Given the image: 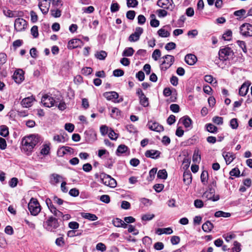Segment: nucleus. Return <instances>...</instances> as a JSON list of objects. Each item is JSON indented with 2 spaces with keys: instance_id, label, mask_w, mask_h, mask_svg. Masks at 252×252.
I'll list each match as a JSON object with an SVG mask.
<instances>
[{
  "instance_id": "obj_1",
  "label": "nucleus",
  "mask_w": 252,
  "mask_h": 252,
  "mask_svg": "<svg viewBox=\"0 0 252 252\" xmlns=\"http://www.w3.org/2000/svg\"><path fill=\"white\" fill-rule=\"evenodd\" d=\"M38 142V135H31L26 136L22 140L23 149L27 151H31Z\"/></svg>"
},
{
  "instance_id": "obj_2",
  "label": "nucleus",
  "mask_w": 252,
  "mask_h": 252,
  "mask_svg": "<svg viewBox=\"0 0 252 252\" xmlns=\"http://www.w3.org/2000/svg\"><path fill=\"white\" fill-rule=\"evenodd\" d=\"M59 226L60 224L58 219L53 216L49 217L46 220L43 222L44 228L50 232H55Z\"/></svg>"
},
{
  "instance_id": "obj_3",
  "label": "nucleus",
  "mask_w": 252,
  "mask_h": 252,
  "mask_svg": "<svg viewBox=\"0 0 252 252\" xmlns=\"http://www.w3.org/2000/svg\"><path fill=\"white\" fill-rule=\"evenodd\" d=\"M28 209L31 215L36 216L41 211V207L36 199L32 198L28 204Z\"/></svg>"
},
{
  "instance_id": "obj_4",
  "label": "nucleus",
  "mask_w": 252,
  "mask_h": 252,
  "mask_svg": "<svg viewBox=\"0 0 252 252\" xmlns=\"http://www.w3.org/2000/svg\"><path fill=\"white\" fill-rule=\"evenodd\" d=\"M99 176L102 183L105 186L112 188L116 187V181L110 175L104 173H101Z\"/></svg>"
},
{
  "instance_id": "obj_5",
  "label": "nucleus",
  "mask_w": 252,
  "mask_h": 252,
  "mask_svg": "<svg viewBox=\"0 0 252 252\" xmlns=\"http://www.w3.org/2000/svg\"><path fill=\"white\" fill-rule=\"evenodd\" d=\"M219 58L220 60L226 61L234 55L233 50L228 47H225L219 51Z\"/></svg>"
},
{
  "instance_id": "obj_6",
  "label": "nucleus",
  "mask_w": 252,
  "mask_h": 252,
  "mask_svg": "<svg viewBox=\"0 0 252 252\" xmlns=\"http://www.w3.org/2000/svg\"><path fill=\"white\" fill-rule=\"evenodd\" d=\"M164 60L160 65L161 70H166L169 68L174 62V57L172 55H167L162 57Z\"/></svg>"
},
{
  "instance_id": "obj_7",
  "label": "nucleus",
  "mask_w": 252,
  "mask_h": 252,
  "mask_svg": "<svg viewBox=\"0 0 252 252\" xmlns=\"http://www.w3.org/2000/svg\"><path fill=\"white\" fill-rule=\"evenodd\" d=\"M240 32L243 36H252V25L247 23L242 24L240 27Z\"/></svg>"
},
{
  "instance_id": "obj_8",
  "label": "nucleus",
  "mask_w": 252,
  "mask_h": 252,
  "mask_svg": "<svg viewBox=\"0 0 252 252\" xmlns=\"http://www.w3.org/2000/svg\"><path fill=\"white\" fill-rule=\"evenodd\" d=\"M215 189L213 188H210L208 190L206 191L203 194V197L208 200H211L213 201H216L219 200L220 196L215 195Z\"/></svg>"
},
{
  "instance_id": "obj_9",
  "label": "nucleus",
  "mask_w": 252,
  "mask_h": 252,
  "mask_svg": "<svg viewBox=\"0 0 252 252\" xmlns=\"http://www.w3.org/2000/svg\"><path fill=\"white\" fill-rule=\"evenodd\" d=\"M27 27V22L23 18H18L15 20L14 29L17 32L25 30Z\"/></svg>"
},
{
  "instance_id": "obj_10",
  "label": "nucleus",
  "mask_w": 252,
  "mask_h": 252,
  "mask_svg": "<svg viewBox=\"0 0 252 252\" xmlns=\"http://www.w3.org/2000/svg\"><path fill=\"white\" fill-rule=\"evenodd\" d=\"M157 5L163 9L170 10H172L174 6L172 0H158Z\"/></svg>"
},
{
  "instance_id": "obj_11",
  "label": "nucleus",
  "mask_w": 252,
  "mask_h": 252,
  "mask_svg": "<svg viewBox=\"0 0 252 252\" xmlns=\"http://www.w3.org/2000/svg\"><path fill=\"white\" fill-rule=\"evenodd\" d=\"M41 101L44 106L47 107H51L54 105L55 101L52 97L48 94H44L42 96Z\"/></svg>"
},
{
  "instance_id": "obj_12",
  "label": "nucleus",
  "mask_w": 252,
  "mask_h": 252,
  "mask_svg": "<svg viewBox=\"0 0 252 252\" xmlns=\"http://www.w3.org/2000/svg\"><path fill=\"white\" fill-rule=\"evenodd\" d=\"M104 96L109 100H111L114 102H120L122 100H117L119 94L115 92H106L103 94Z\"/></svg>"
},
{
  "instance_id": "obj_13",
  "label": "nucleus",
  "mask_w": 252,
  "mask_h": 252,
  "mask_svg": "<svg viewBox=\"0 0 252 252\" xmlns=\"http://www.w3.org/2000/svg\"><path fill=\"white\" fill-rule=\"evenodd\" d=\"M148 128L151 130L157 132L162 131L164 129L162 126L160 125L158 123L153 121H149L147 124Z\"/></svg>"
},
{
  "instance_id": "obj_14",
  "label": "nucleus",
  "mask_w": 252,
  "mask_h": 252,
  "mask_svg": "<svg viewBox=\"0 0 252 252\" xmlns=\"http://www.w3.org/2000/svg\"><path fill=\"white\" fill-rule=\"evenodd\" d=\"M83 44V42L79 39H73L70 40L67 45L69 49H73L81 46Z\"/></svg>"
},
{
  "instance_id": "obj_15",
  "label": "nucleus",
  "mask_w": 252,
  "mask_h": 252,
  "mask_svg": "<svg viewBox=\"0 0 252 252\" xmlns=\"http://www.w3.org/2000/svg\"><path fill=\"white\" fill-rule=\"evenodd\" d=\"M13 78L16 83H21L24 79L23 71L22 69L16 70L13 74Z\"/></svg>"
},
{
  "instance_id": "obj_16",
  "label": "nucleus",
  "mask_w": 252,
  "mask_h": 252,
  "mask_svg": "<svg viewBox=\"0 0 252 252\" xmlns=\"http://www.w3.org/2000/svg\"><path fill=\"white\" fill-rule=\"evenodd\" d=\"M251 85V83L249 81H247L244 83L241 86L239 91V94L240 95L244 96H245L249 91V86Z\"/></svg>"
},
{
  "instance_id": "obj_17",
  "label": "nucleus",
  "mask_w": 252,
  "mask_h": 252,
  "mask_svg": "<svg viewBox=\"0 0 252 252\" xmlns=\"http://www.w3.org/2000/svg\"><path fill=\"white\" fill-rule=\"evenodd\" d=\"M34 100H35V98L32 95L23 99L21 104L23 107L29 108L32 105V102Z\"/></svg>"
},
{
  "instance_id": "obj_18",
  "label": "nucleus",
  "mask_w": 252,
  "mask_h": 252,
  "mask_svg": "<svg viewBox=\"0 0 252 252\" xmlns=\"http://www.w3.org/2000/svg\"><path fill=\"white\" fill-rule=\"evenodd\" d=\"M160 154V152L159 151L155 150H147L145 153V155L146 157L154 159L158 158Z\"/></svg>"
},
{
  "instance_id": "obj_19",
  "label": "nucleus",
  "mask_w": 252,
  "mask_h": 252,
  "mask_svg": "<svg viewBox=\"0 0 252 252\" xmlns=\"http://www.w3.org/2000/svg\"><path fill=\"white\" fill-rule=\"evenodd\" d=\"M185 60L187 64L192 65L196 63L197 59L194 55L190 54H188L185 56Z\"/></svg>"
},
{
  "instance_id": "obj_20",
  "label": "nucleus",
  "mask_w": 252,
  "mask_h": 252,
  "mask_svg": "<svg viewBox=\"0 0 252 252\" xmlns=\"http://www.w3.org/2000/svg\"><path fill=\"white\" fill-rule=\"evenodd\" d=\"M222 156L224 158L226 164H229L235 158V155L230 152H224L222 153Z\"/></svg>"
},
{
  "instance_id": "obj_21",
  "label": "nucleus",
  "mask_w": 252,
  "mask_h": 252,
  "mask_svg": "<svg viewBox=\"0 0 252 252\" xmlns=\"http://www.w3.org/2000/svg\"><path fill=\"white\" fill-rule=\"evenodd\" d=\"M63 177L59 174L53 173L50 176V183L53 185L58 184L61 181Z\"/></svg>"
},
{
  "instance_id": "obj_22",
  "label": "nucleus",
  "mask_w": 252,
  "mask_h": 252,
  "mask_svg": "<svg viewBox=\"0 0 252 252\" xmlns=\"http://www.w3.org/2000/svg\"><path fill=\"white\" fill-rule=\"evenodd\" d=\"M50 6V2L48 3L41 2L38 4L39 8L43 14H46L48 12Z\"/></svg>"
},
{
  "instance_id": "obj_23",
  "label": "nucleus",
  "mask_w": 252,
  "mask_h": 252,
  "mask_svg": "<svg viewBox=\"0 0 252 252\" xmlns=\"http://www.w3.org/2000/svg\"><path fill=\"white\" fill-rule=\"evenodd\" d=\"M46 203L49 208V209L50 210V211H51V212L54 215L56 212L60 214L58 212V209L56 208V207H55L54 206V205L53 204V203L51 201V200L49 198H47L46 199Z\"/></svg>"
},
{
  "instance_id": "obj_24",
  "label": "nucleus",
  "mask_w": 252,
  "mask_h": 252,
  "mask_svg": "<svg viewBox=\"0 0 252 252\" xmlns=\"http://www.w3.org/2000/svg\"><path fill=\"white\" fill-rule=\"evenodd\" d=\"M183 181L186 185H189L191 183L192 176L191 173L188 171H185L183 174Z\"/></svg>"
},
{
  "instance_id": "obj_25",
  "label": "nucleus",
  "mask_w": 252,
  "mask_h": 252,
  "mask_svg": "<svg viewBox=\"0 0 252 252\" xmlns=\"http://www.w3.org/2000/svg\"><path fill=\"white\" fill-rule=\"evenodd\" d=\"M214 227V225L209 220H207L202 226L203 230L206 232L211 231Z\"/></svg>"
},
{
  "instance_id": "obj_26",
  "label": "nucleus",
  "mask_w": 252,
  "mask_h": 252,
  "mask_svg": "<svg viewBox=\"0 0 252 252\" xmlns=\"http://www.w3.org/2000/svg\"><path fill=\"white\" fill-rule=\"evenodd\" d=\"M234 15L235 16L238 17L237 18V20H240L242 19L245 18L246 17H244L246 15V11L244 9H241L239 10L235 11L234 12Z\"/></svg>"
},
{
  "instance_id": "obj_27",
  "label": "nucleus",
  "mask_w": 252,
  "mask_h": 252,
  "mask_svg": "<svg viewBox=\"0 0 252 252\" xmlns=\"http://www.w3.org/2000/svg\"><path fill=\"white\" fill-rule=\"evenodd\" d=\"M81 216L83 218L91 221L95 220L98 219L97 217L95 215L89 213H82Z\"/></svg>"
},
{
  "instance_id": "obj_28",
  "label": "nucleus",
  "mask_w": 252,
  "mask_h": 252,
  "mask_svg": "<svg viewBox=\"0 0 252 252\" xmlns=\"http://www.w3.org/2000/svg\"><path fill=\"white\" fill-rule=\"evenodd\" d=\"M58 212L60 214H58V213L56 212V213L54 215V216L57 217V218H62V219H63V221L68 220L71 218L70 215L69 214L63 215V213L62 212H61L60 211H59V210H58Z\"/></svg>"
},
{
  "instance_id": "obj_29",
  "label": "nucleus",
  "mask_w": 252,
  "mask_h": 252,
  "mask_svg": "<svg viewBox=\"0 0 252 252\" xmlns=\"http://www.w3.org/2000/svg\"><path fill=\"white\" fill-rule=\"evenodd\" d=\"M182 123L185 127H189L191 125L192 121L188 116H185L182 118Z\"/></svg>"
},
{
  "instance_id": "obj_30",
  "label": "nucleus",
  "mask_w": 252,
  "mask_h": 252,
  "mask_svg": "<svg viewBox=\"0 0 252 252\" xmlns=\"http://www.w3.org/2000/svg\"><path fill=\"white\" fill-rule=\"evenodd\" d=\"M107 56V53L105 51L102 50L99 52H97L95 54V57L100 60H104Z\"/></svg>"
},
{
  "instance_id": "obj_31",
  "label": "nucleus",
  "mask_w": 252,
  "mask_h": 252,
  "mask_svg": "<svg viewBox=\"0 0 252 252\" xmlns=\"http://www.w3.org/2000/svg\"><path fill=\"white\" fill-rule=\"evenodd\" d=\"M139 98L140 104L143 107H147L149 105L148 98H147L145 94L142 96H140Z\"/></svg>"
},
{
  "instance_id": "obj_32",
  "label": "nucleus",
  "mask_w": 252,
  "mask_h": 252,
  "mask_svg": "<svg viewBox=\"0 0 252 252\" xmlns=\"http://www.w3.org/2000/svg\"><path fill=\"white\" fill-rule=\"evenodd\" d=\"M134 50L131 47L126 48L125 49L123 53V56L124 57H130L132 56L134 53Z\"/></svg>"
},
{
  "instance_id": "obj_33",
  "label": "nucleus",
  "mask_w": 252,
  "mask_h": 252,
  "mask_svg": "<svg viewBox=\"0 0 252 252\" xmlns=\"http://www.w3.org/2000/svg\"><path fill=\"white\" fill-rule=\"evenodd\" d=\"M9 134L8 127L5 126H1L0 128V135L3 137H6Z\"/></svg>"
},
{
  "instance_id": "obj_34",
  "label": "nucleus",
  "mask_w": 252,
  "mask_h": 252,
  "mask_svg": "<svg viewBox=\"0 0 252 252\" xmlns=\"http://www.w3.org/2000/svg\"><path fill=\"white\" fill-rule=\"evenodd\" d=\"M206 126L207 130L210 133H216L218 131L217 127L212 124H208Z\"/></svg>"
},
{
  "instance_id": "obj_35",
  "label": "nucleus",
  "mask_w": 252,
  "mask_h": 252,
  "mask_svg": "<svg viewBox=\"0 0 252 252\" xmlns=\"http://www.w3.org/2000/svg\"><path fill=\"white\" fill-rule=\"evenodd\" d=\"M231 214L227 212H224L221 211H219L216 212L215 213V216L216 217L219 218V217H223V218H228L230 217Z\"/></svg>"
},
{
  "instance_id": "obj_36",
  "label": "nucleus",
  "mask_w": 252,
  "mask_h": 252,
  "mask_svg": "<svg viewBox=\"0 0 252 252\" xmlns=\"http://www.w3.org/2000/svg\"><path fill=\"white\" fill-rule=\"evenodd\" d=\"M158 35L162 37H167L170 36V32L164 29L161 28L158 31Z\"/></svg>"
},
{
  "instance_id": "obj_37",
  "label": "nucleus",
  "mask_w": 252,
  "mask_h": 252,
  "mask_svg": "<svg viewBox=\"0 0 252 252\" xmlns=\"http://www.w3.org/2000/svg\"><path fill=\"white\" fill-rule=\"evenodd\" d=\"M201 160V156L199 154V150H195L192 156V161L194 162L199 163Z\"/></svg>"
},
{
  "instance_id": "obj_38",
  "label": "nucleus",
  "mask_w": 252,
  "mask_h": 252,
  "mask_svg": "<svg viewBox=\"0 0 252 252\" xmlns=\"http://www.w3.org/2000/svg\"><path fill=\"white\" fill-rule=\"evenodd\" d=\"M121 112L117 108L114 107L112 108L111 113V116L112 117L117 118L121 116Z\"/></svg>"
},
{
  "instance_id": "obj_39",
  "label": "nucleus",
  "mask_w": 252,
  "mask_h": 252,
  "mask_svg": "<svg viewBox=\"0 0 252 252\" xmlns=\"http://www.w3.org/2000/svg\"><path fill=\"white\" fill-rule=\"evenodd\" d=\"M51 15L55 17L58 18L61 15V11L58 8H53L50 10Z\"/></svg>"
},
{
  "instance_id": "obj_40",
  "label": "nucleus",
  "mask_w": 252,
  "mask_h": 252,
  "mask_svg": "<svg viewBox=\"0 0 252 252\" xmlns=\"http://www.w3.org/2000/svg\"><path fill=\"white\" fill-rule=\"evenodd\" d=\"M157 176L159 179H166L167 177V173L165 169L159 170Z\"/></svg>"
},
{
  "instance_id": "obj_41",
  "label": "nucleus",
  "mask_w": 252,
  "mask_h": 252,
  "mask_svg": "<svg viewBox=\"0 0 252 252\" xmlns=\"http://www.w3.org/2000/svg\"><path fill=\"white\" fill-rule=\"evenodd\" d=\"M128 149V148L125 145L121 144L119 145L117 150V154H124L125 153Z\"/></svg>"
},
{
  "instance_id": "obj_42",
  "label": "nucleus",
  "mask_w": 252,
  "mask_h": 252,
  "mask_svg": "<svg viewBox=\"0 0 252 252\" xmlns=\"http://www.w3.org/2000/svg\"><path fill=\"white\" fill-rule=\"evenodd\" d=\"M7 61V55L4 53H0V68Z\"/></svg>"
},
{
  "instance_id": "obj_43",
  "label": "nucleus",
  "mask_w": 252,
  "mask_h": 252,
  "mask_svg": "<svg viewBox=\"0 0 252 252\" xmlns=\"http://www.w3.org/2000/svg\"><path fill=\"white\" fill-rule=\"evenodd\" d=\"M241 250V244L237 241L234 242V247L232 249V252H240Z\"/></svg>"
},
{
  "instance_id": "obj_44",
  "label": "nucleus",
  "mask_w": 252,
  "mask_h": 252,
  "mask_svg": "<svg viewBox=\"0 0 252 252\" xmlns=\"http://www.w3.org/2000/svg\"><path fill=\"white\" fill-rule=\"evenodd\" d=\"M201 180L202 183L205 185L207 182L208 172L206 171H203L201 174Z\"/></svg>"
},
{
  "instance_id": "obj_45",
  "label": "nucleus",
  "mask_w": 252,
  "mask_h": 252,
  "mask_svg": "<svg viewBox=\"0 0 252 252\" xmlns=\"http://www.w3.org/2000/svg\"><path fill=\"white\" fill-rule=\"evenodd\" d=\"M108 134L109 137L113 140H116L118 137V134L115 133L114 131L111 128L109 129V131Z\"/></svg>"
},
{
  "instance_id": "obj_46",
  "label": "nucleus",
  "mask_w": 252,
  "mask_h": 252,
  "mask_svg": "<svg viewBox=\"0 0 252 252\" xmlns=\"http://www.w3.org/2000/svg\"><path fill=\"white\" fill-rule=\"evenodd\" d=\"M32 35L34 38H36L38 36V27L36 26H33L31 30Z\"/></svg>"
},
{
  "instance_id": "obj_47",
  "label": "nucleus",
  "mask_w": 252,
  "mask_h": 252,
  "mask_svg": "<svg viewBox=\"0 0 252 252\" xmlns=\"http://www.w3.org/2000/svg\"><path fill=\"white\" fill-rule=\"evenodd\" d=\"M160 56L161 52L159 49H156L152 54V58L155 61H157Z\"/></svg>"
},
{
  "instance_id": "obj_48",
  "label": "nucleus",
  "mask_w": 252,
  "mask_h": 252,
  "mask_svg": "<svg viewBox=\"0 0 252 252\" xmlns=\"http://www.w3.org/2000/svg\"><path fill=\"white\" fill-rule=\"evenodd\" d=\"M236 42L238 45L242 49L244 53H247V49L246 48L245 42L241 40H237Z\"/></svg>"
},
{
  "instance_id": "obj_49",
  "label": "nucleus",
  "mask_w": 252,
  "mask_h": 252,
  "mask_svg": "<svg viewBox=\"0 0 252 252\" xmlns=\"http://www.w3.org/2000/svg\"><path fill=\"white\" fill-rule=\"evenodd\" d=\"M213 122L218 125H221L223 124V118L219 116H215L213 118Z\"/></svg>"
},
{
  "instance_id": "obj_50",
  "label": "nucleus",
  "mask_w": 252,
  "mask_h": 252,
  "mask_svg": "<svg viewBox=\"0 0 252 252\" xmlns=\"http://www.w3.org/2000/svg\"><path fill=\"white\" fill-rule=\"evenodd\" d=\"M140 36L135 32L132 33L128 37V40L130 42H135L139 39Z\"/></svg>"
},
{
  "instance_id": "obj_51",
  "label": "nucleus",
  "mask_w": 252,
  "mask_h": 252,
  "mask_svg": "<svg viewBox=\"0 0 252 252\" xmlns=\"http://www.w3.org/2000/svg\"><path fill=\"white\" fill-rule=\"evenodd\" d=\"M232 32L231 30H227L222 35L223 38L225 40H230L232 36Z\"/></svg>"
},
{
  "instance_id": "obj_52",
  "label": "nucleus",
  "mask_w": 252,
  "mask_h": 252,
  "mask_svg": "<svg viewBox=\"0 0 252 252\" xmlns=\"http://www.w3.org/2000/svg\"><path fill=\"white\" fill-rule=\"evenodd\" d=\"M53 140L55 141H57L58 143L65 142V140L63 138V135H56L54 136Z\"/></svg>"
},
{
  "instance_id": "obj_53",
  "label": "nucleus",
  "mask_w": 252,
  "mask_h": 252,
  "mask_svg": "<svg viewBox=\"0 0 252 252\" xmlns=\"http://www.w3.org/2000/svg\"><path fill=\"white\" fill-rule=\"evenodd\" d=\"M176 46V44L174 42H170L166 44L165 49L167 51H169L175 49Z\"/></svg>"
},
{
  "instance_id": "obj_54",
  "label": "nucleus",
  "mask_w": 252,
  "mask_h": 252,
  "mask_svg": "<svg viewBox=\"0 0 252 252\" xmlns=\"http://www.w3.org/2000/svg\"><path fill=\"white\" fill-rule=\"evenodd\" d=\"M190 163V159L189 158H184L183 161V168L187 169L189 167Z\"/></svg>"
},
{
  "instance_id": "obj_55",
  "label": "nucleus",
  "mask_w": 252,
  "mask_h": 252,
  "mask_svg": "<svg viewBox=\"0 0 252 252\" xmlns=\"http://www.w3.org/2000/svg\"><path fill=\"white\" fill-rule=\"evenodd\" d=\"M230 126L232 129H236L238 126L237 120L235 118L231 119L230 121Z\"/></svg>"
},
{
  "instance_id": "obj_56",
  "label": "nucleus",
  "mask_w": 252,
  "mask_h": 252,
  "mask_svg": "<svg viewBox=\"0 0 252 252\" xmlns=\"http://www.w3.org/2000/svg\"><path fill=\"white\" fill-rule=\"evenodd\" d=\"M240 173V170L237 168H234L232 169L229 172L230 176L235 177H239Z\"/></svg>"
},
{
  "instance_id": "obj_57",
  "label": "nucleus",
  "mask_w": 252,
  "mask_h": 252,
  "mask_svg": "<svg viewBox=\"0 0 252 252\" xmlns=\"http://www.w3.org/2000/svg\"><path fill=\"white\" fill-rule=\"evenodd\" d=\"M127 6L128 7H134L138 5V1L136 0H127Z\"/></svg>"
},
{
  "instance_id": "obj_58",
  "label": "nucleus",
  "mask_w": 252,
  "mask_h": 252,
  "mask_svg": "<svg viewBox=\"0 0 252 252\" xmlns=\"http://www.w3.org/2000/svg\"><path fill=\"white\" fill-rule=\"evenodd\" d=\"M135 16V12L133 10H129L126 12V18L129 20H133Z\"/></svg>"
},
{
  "instance_id": "obj_59",
  "label": "nucleus",
  "mask_w": 252,
  "mask_h": 252,
  "mask_svg": "<svg viewBox=\"0 0 252 252\" xmlns=\"http://www.w3.org/2000/svg\"><path fill=\"white\" fill-rule=\"evenodd\" d=\"M120 6L118 3H112L111 5L110 9L112 12H115L119 10Z\"/></svg>"
},
{
  "instance_id": "obj_60",
  "label": "nucleus",
  "mask_w": 252,
  "mask_h": 252,
  "mask_svg": "<svg viewBox=\"0 0 252 252\" xmlns=\"http://www.w3.org/2000/svg\"><path fill=\"white\" fill-rule=\"evenodd\" d=\"M96 249L97 251L104 252L106 250V247L103 243H98L96 246Z\"/></svg>"
},
{
  "instance_id": "obj_61",
  "label": "nucleus",
  "mask_w": 252,
  "mask_h": 252,
  "mask_svg": "<svg viewBox=\"0 0 252 252\" xmlns=\"http://www.w3.org/2000/svg\"><path fill=\"white\" fill-rule=\"evenodd\" d=\"M69 194H70V195H71L72 196L76 197L79 195V191L77 189L73 188V189H71L69 190Z\"/></svg>"
},
{
  "instance_id": "obj_62",
  "label": "nucleus",
  "mask_w": 252,
  "mask_h": 252,
  "mask_svg": "<svg viewBox=\"0 0 252 252\" xmlns=\"http://www.w3.org/2000/svg\"><path fill=\"white\" fill-rule=\"evenodd\" d=\"M79 226V224L76 221H71L68 223V227L72 229H77Z\"/></svg>"
},
{
  "instance_id": "obj_63",
  "label": "nucleus",
  "mask_w": 252,
  "mask_h": 252,
  "mask_svg": "<svg viewBox=\"0 0 252 252\" xmlns=\"http://www.w3.org/2000/svg\"><path fill=\"white\" fill-rule=\"evenodd\" d=\"M93 69L91 67H86L82 69V73L85 75H89L92 73Z\"/></svg>"
},
{
  "instance_id": "obj_64",
  "label": "nucleus",
  "mask_w": 252,
  "mask_h": 252,
  "mask_svg": "<svg viewBox=\"0 0 252 252\" xmlns=\"http://www.w3.org/2000/svg\"><path fill=\"white\" fill-rule=\"evenodd\" d=\"M159 17H164L167 15V12L164 9H158L156 11Z\"/></svg>"
}]
</instances>
